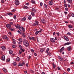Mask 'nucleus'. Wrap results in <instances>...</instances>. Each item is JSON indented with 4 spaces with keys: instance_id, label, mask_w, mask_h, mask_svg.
Here are the masks:
<instances>
[{
    "instance_id": "nucleus-1",
    "label": "nucleus",
    "mask_w": 74,
    "mask_h": 74,
    "mask_svg": "<svg viewBox=\"0 0 74 74\" xmlns=\"http://www.w3.org/2000/svg\"><path fill=\"white\" fill-rule=\"evenodd\" d=\"M23 44L26 47L29 46V42L26 40H24L23 41Z\"/></svg>"
},
{
    "instance_id": "nucleus-2",
    "label": "nucleus",
    "mask_w": 74,
    "mask_h": 74,
    "mask_svg": "<svg viewBox=\"0 0 74 74\" xmlns=\"http://www.w3.org/2000/svg\"><path fill=\"white\" fill-rule=\"evenodd\" d=\"M35 23H34L32 24L33 26H37L38 25L39 23V22H38V21L37 20H35L34 21Z\"/></svg>"
},
{
    "instance_id": "nucleus-3",
    "label": "nucleus",
    "mask_w": 74,
    "mask_h": 74,
    "mask_svg": "<svg viewBox=\"0 0 74 74\" xmlns=\"http://www.w3.org/2000/svg\"><path fill=\"white\" fill-rule=\"evenodd\" d=\"M18 29L20 31H23V32H25V29L22 27H20L18 28Z\"/></svg>"
},
{
    "instance_id": "nucleus-4",
    "label": "nucleus",
    "mask_w": 74,
    "mask_h": 74,
    "mask_svg": "<svg viewBox=\"0 0 74 74\" xmlns=\"http://www.w3.org/2000/svg\"><path fill=\"white\" fill-rule=\"evenodd\" d=\"M25 62H22V63H21V62H20L18 64V66H23V65H25Z\"/></svg>"
},
{
    "instance_id": "nucleus-5",
    "label": "nucleus",
    "mask_w": 74,
    "mask_h": 74,
    "mask_svg": "<svg viewBox=\"0 0 74 74\" xmlns=\"http://www.w3.org/2000/svg\"><path fill=\"white\" fill-rule=\"evenodd\" d=\"M15 4L16 5H19V1L18 0H16L14 1Z\"/></svg>"
},
{
    "instance_id": "nucleus-6",
    "label": "nucleus",
    "mask_w": 74,
    "mask_h": 74,
    "mask_svg": "<svg viewBox=\"0 0 74 74\" xmlns=\"http://www.w3.org/2000/svg\"><path fill=\"white\" fill-rule=\"evenodd\" d=\"M50 40L53 43L55 42V39L54 38H51L50 39Z\"/></svg>"
},
{
    "instance_id": "nucleus-7",
    "label": "nucleus",
    "mask_w": 74,
    "mask_h": 74,
    "mask_svg": "<svg viewBox=\"0 0 74 74\" xmlns=\"http://www.w3.org/2000/svg\"><path fill=\"white\" fill-rule=\"evenodd\" d=\"M6 27L7 28L10 29L11 27V26L10 24H8L6 25Z\"/></svg>"
},
{
    "instance_id": "nucleus-8",
    "label": "nucleus",
    "mask_w": 74,
    "mask_h": 74,
    "mask_svg": "<svg viewBox=\"0 0 74 74\" xmlns=\"http://www.w3.org/2000/svg\"><path fill=\"white\" fill-rule=\"evenodd\" d=\"M1 48H2V49L3 51H5V46H2V47H1Z\"/></svg>"
},
{
    "instance_id": "nucleus-9",
    "label": "nucleus",
    "mask_w": 74,
    "mask_h": 74,
    "mask_svg": "<svg viewBox=\"0 0 74 74\" xmlns=\"http://www.w3.org/2000/svg\"><path fill=\"white\" fill-rule=\"evenodd\" d=\"M1 60H3V61H4V60H5V56H4V55H3L2 56Z\"/></svg>"
},
{
    "instance_id": "nucleus-10",
    "label": "nucleus",
    "mask_w": 74,
    "mask_h": 74,
    "mask_svg": "<svg viewBox=\"0 0 74 74\" xmlns=\"http://www.w3.org/2000/svg\"><path fill=\"white\" fill-rule=\"evenodd\" d=\"M41 22L42 23H45V20L44 19H42L41 20Z\"/></svg>"
},
{
    "instance_id": "nucleus-11",
    "label": "nucleus",
    "mask_w": 74,
    "mask_h": 74,
    "mask_svg": "<svg viewBox=\"0 0 74 74\" xmlns=\"http://www.w3.org/2000/svg\"><path fill=\"white\" fill-rule=\"evenodd\" d=\"M71 44V42H67L66 43H64V45L66 46V45H70Z\"/></svg>"
},
{
    "instance_id": "nucleus-12",
    "label": "nucleus",
    "mask_w": 74,
    "mask_h": 74,
    "mask_svg": "<svg viewBox=\"0 0 74 74\" xmlns=\"http://www.w3.org/2000/svg\"><path fill=\"white\" fill-rule=\"evenodd\" d=\"M68 27L69 28H73L74 26L73 25H68Z\"/></svg>"
},
{
    "instance_id": "nucleus-13",
    "label": "nucleus",
    "mask_w": 74,
    "mask_h": 74,
    "mask_svg": "<svg viewBox=\"0 0 74 74\" xmlns=\"http://www.w3.org/2000/svg\"><path fill=\"white\" fill-rule=\"evenodd\" d=\"M64 37L65 39V40H66L67 41H69V40L68 39V38H67L66 36H64Z\"/></svg>"
},
{
    "instance_id": "nucleus-14",
    "label": "nucleus",
    "mask_w": 74,
    "mask_h": 74,
    "mask_svg": "<svg viewBox=\"0 0 74 74\" xmlns=\"http://www.w3.org/2000/svg\"><path fill=\"white\" fill-rule=\"evenodd\" d=\"M7 36L6 35H4L3 37V39H4V40H5V39H7Z\"/></svg>"
},
{
    "instance_id": "nucleus-15",
    "label": "nucleus",
    "mask_w": 74,
    "mask_h": 74,
    "mask_svg": "<svg viewBox=\"0 0 74 74\" xmlns=\"http://www.w3.org/2000/svg\"><path fill=\"white\" fill-rule=\"evenodd\" d=\"M71 49V46H69L67 48V49L68 51H70Z\"/></svg>"
},
{
    "instance_id": "nucleus-16",
    "label": "nucleus",
    "mask_w": 74,
    "mask_h": 74,
    "mask_svg": "<svg viewBox=\"0 0 74 74\" xmlns=\"http://www.w3.org/2000/svg\"><path fill=\"white\" fill-rule=\"evenodd\" d=\"M64 47H62L61 49H60V52H62L64 51Z\"/></svg>"
},
{
    "instance_id": "nucleus-17",
    "label": "nucleus",
    "mask_w": 74,
    "mask_h": 74,
    "mask_svg": "<svg viewBox=\"0 0 74 74\" xmlns=\"http://www.w3.org/2000/svg\"><path fill=\"white\" fill-rule=\"evenodd\" d=\"M26 18L25 17H24L21 19V21H22V22H24V21H26Z\"/></svg>"
},
{
    "instance_id": "nucleus-18",
    "label": "nucleus",
    "mask_w": 74,
    "mask_h": 74,
    "mask_svg": "<svg viewBox=\"0 0 74 74\" xmlns=\"http://www.w3.org/2000/svg\"><path fill=\"white\" fill-rule=\"evenodd\" d=\"M49 5H52L53 4V2L50 1L49 2Z\"/></svg>"
},
{
    "instance_id": "nucleus-19",
    "label": "nucleus",
    "mask_w": 74,
    "mask_h": 74,
    "mask_svg": "<svg viewBox=\"0 0 74 74\" xmlns=\"http://www.w3.org/2000/svg\"><path fill=\"white\" fill-rule=\"evenodd\" d=\"M68 3H71L73 2V1L72 0H67Z\"/></svg>"
},
{
    "instance_id": "nucleus-20",
    "label": "nucleus",
    "mask_w": 74,
    "mask_h": 74,
    "mask_svg": "<svg viewBox=\"0 0 74 74\" xmlns=\"http://www.w3.org/2000/svg\"><path fill=\"white\" fill-rule=\"evenodd\" d=\"M16 60L17 62H18V61H19V60H20V58L18 57H17L16 59Z\"/></svg>"
},
{
    "instance_id": "nucleus-21",
    "label": "nucleus",
    "mask_w": 74,
    "mask_h": 74,
    "mask_svg": "<svg viewBox=\"0 0 74 74\" xmlns=\"http://www.w3.org/2000/svg\"><path fill=\"white\" fill-rule=\"evenodd\" d=\"M12 64L14 66H16V62H14L12 63Z\"/></svg>"
},
{
    "instance_id": "nucleus-22",
    "label": "nucleus",
    "mask_w": 74,
    "mask_h": 74,
    "mask_svg": "<svg viewBox=\"0 0 74 74\" xmlns=\"http://www.w3.org/2000/svg\"><path fill=\"white\" fill-rule=\"evenodd\" d=\"M32 11H34V13L36 12V9H34V8H32Z\"/></svg>"
},
{
    "instance_id": "nucleus-23",
    "label": "nucleus",
    "mask_w": 74,
    "mask_h": 74,
    "mask_svg": "<svg viewBox=\"0 0 74 74\" xmlns=\"http://www.w3.org/2000/svg\"><path fill=\"white\" fill-rule=\"evenodd\" d=\"M9 51L10 54H12V52H13L12 51H11V50H10Z\"/></svg>"
},
{
    "instance_id": "nucleus-24",
    "label": "nucleus",
    "mask_w": 74,
    "mask_h": 74,
    "mask_svg": "<svg viewBox=\"0 0 74 74\" xmlns=\"http://www.w3.org/2000/svg\"><path fill=\"white\" fill-rule=\"evenodd\" d=\"M31 40H33V41L35 40V37H32L31 38Z\"/></svg>"
},
{
    "instance_id": "nucleus-25",
    "label": "nucleus",
    "mask_w": 74,
    "mask_h": 74,
    "mask_svg": "<svg viewBox=\"0 0 74 74\" xmlns=\"http://www.w3.org/2000/svg\"><path fill=\"white\" fill-rule=\"evenodd\" d=\"M22 36H23V37L24 38H25V37H26V35H25V34H24V33L23 34V35H22Z\"/></svg>"
},
{
    "instance_id": "nucleus-26",
    "label": "nucleus",
    "mask_w": 74,
    "mask_h": 74,
    "mask_svg": "<svg viewBox=\"0 0 74 74\" xmlns=\"http://www.w3.org/2000/svg\"><path fill=\"white\" fill-rule=\"evenodd\" d=\"M52 64L53 66V69H55V67H56V65L54 63H53Z\"/></svg>"
},
{
    "instance_id": "nucleus-27",
    "label": "nucleus",
    "mask_w": 74,
    "mask_h": 74,
    "mask_svg": "<svg viewBox=\"0 0 74 74\" xmlns=\"http://www.w3.org/2000/svg\"><path fill=\"white\" fill-rule=\"evenodd\" d=\"M44 51V49H41L40 50V52H43Z\"/></svg>"
},
{
    "instance_id": "nucleus-28",
    "label": "nucleus",
    "mask_w": 74,
    "mask_h": 74,
    "mask_svg": "<svg viewBox=\"0 0 74 74\" xmlns=\"http://www.w3.org/2000/svg\"><path fill=\"white\" fill-rule=\"evenodd\" d=\"M3 71L5 73H7V70H6V69H3Z\"/></svg>"
},
{
    "instance_id": "nucleus-29",
    "label": "nucleus",
    "mask_w": 74,
    "mask_h": 74,
    "mask_svg": "<svg viewBox=\"0 0 74 74\" xmlns=\"http://www.w3.org/2000/svg\"><path fill=\"white\" fill-rule=\"evenodd\" d=\"M18 40L20 42H22V41H23V40H22V38H20L19 39H18Z\"/></svg>"
},
{
    "instance_id": "nucleus-30",
    "label": "nucleus",
    "mask_w": 74,
    "mask_h": 74,
    "mask_svg": "<svg viewBox=\"0 0 74 74\" xmlns=\"http://www.w3.org/2000/svg\"><path fill=\"white\" fill-rule=\"evenodd\" d=\"M13 44H15V43H16V41H15V39H13Z\"/></svg>"
},
{
    "instance_id": "nucleus-31",
    "label": "nucleus",
    "mask_w": 74,
    "mask_h": 74,
    "mask_svg": "<svg viewBox=\"0 0 74 74\" xmlns=\"http://www.w3.org/2000/svg\"><path fill=\"white\" fill-rule=\"evenodd\" d=\"M60 60L61 62H63V58H62L61 57L60 58Z\"/></svg>"
},
{
    "instance_id": "nucleus-32",
    "label": "nucleus",
    "mask_w": 74,
    "mask_h": 74,
    "mask_svg": "<svg viewBox=\"0 0 74 74\" xmlns=\"http://www.w3.org/2000/svg\"><path fill=\"white\" fill-rule=\"evenodd\" d=\"M32 18V16L31 15L29 16V17L28 18V19L29 20H30Z\"/></svg>"
},
{
    "instance_id": "nucleus-33",
    "label": "nucleus",
    "mask_w": 74,
    "mask_h": 74,
    "mask_svg": "<svg viewBox=\"0 0 74 74\" xmlns=\"http://www.w3.org/2000/svg\"><path fill=\"white\" fill-rule=\"evenodd\" d=\"M4 2H5V1H4V0H1V3H4Z\"/></svg>"
},
{
    "instance_id": "nucleus-34",
    "label": "nucleus",
    "mask_w": 74,
    "mask_h": 74,
    "mask_svg": "<svg viewBox=\"0 0 74 74\" xmlns=\"http://www.w3.org/2000/svg\"><path fill=\"white\" fill-rule=\"evenodd\" d=\"M35 14L34 13V12H31V15H32V16H34Z\"/></svg>"
},
{
    "instance_id": "nucleus-35",
    "label": "nucleus",
    "mask_w": 74,
    "mask_h": 74,
    "mask_svg": "<svg viewBox=\"0 0 74 74\" xmlns=\"http://www.w3.org/2000/svg\"><path fill=\"white\" fill-rule=\"evenodd\" d=\"M23 8L24 9H27V8H28V7L27 6H25L23 7Z\"/></svg>"
},
{
    "instance_id": "nucleus-36",
    "label": "nucleus",
    "mask_w": 74,
    "mask_h": 74,
    "mask_svg": "<svg viewBox=\"0 0 74 74\" xmlns=\"http://www.w3.org/2000/svg\"><path fill=\"white\" fill-rule=\"evenodd\" d=\"M20 49H21L20 50L22 51V52H25V49H22V48H21Z\"/></svg>"
},
{
    "instance_id": "nucleus-37",
    "label": "nucleus",
    "mask_w": 74,
    "mask_h": 74,
    "mask_svg": "<svg viewBox=\"0 0 74 74\" xmlns=\"http://www.w3.org/2000/svg\"><path fill=\"white\" fill-rule=\"evenodd\" d=\"M18 53H19V55H21V54L22 53V51H21V50H19V51Z\"/></svg>"
},
{
    "instance_id": "nucleus-38",
    "label": "nucleus",
    "mask_w": 74,
    "mask_h": 74,
    "mask_svg": "<svg viewBox=\"0 0 74 74\" xmlns=\"http://www.w3.org/2000/svg\"><path fill=\"white\" fill-rule=\"evenodd\" d=\"M49 51V48H47V50L46 51L47 53H48V51Z\"/></svg>"
},
{
    "instance_id": "nucleus-39",
    "label": "nucleus",
    "mask_w": 74,
    "mask_h": 74,
    "mask_svg": "<svg viewBox=\"0 0 74 74\" xmlns=\"http://www.w3.org/2000/svg\"><path fill=\"white\" fill-rule=\"evenodd\" d=\"M9 29H10V30H11V31H14V29L11 28H10Z\"/></svg>"
},
{
    "instance_id": "nucleus-40",
    "label": "nucleus",
    "mask_w": 74,
    "mask_h": 74,
    "mask_svg": "<svg viewBox=\"0 0 74 74\" xmlns=\"http://www.w3.org/2000/svg\"><path fill=\"white\" fill-rule=\"evenodd\" d=\"M8 15H13V14L11 13H8Z\"/></svg>"
},
{
    "instance_id": "nucleus-41",
    "label": "nucleus",
    "mask_w": 74,
    "mask_h": 74,
    "mask_svg": "<svg viewBox=\"0 0 74 74\" xmlns=\"http://www.w3.org/2000/svg\"><path fill=\"white\" fill-rule=\"evenodd\" d=\"M48 55H49V56H51V53L50 52H49L47 53Z\"/></svg>"
},
{
    "instance_id": "nucleus-42",
    "label": "nucleus",
    "mask_w": 74,
    "mask_h": 74,
    "mask_svg": "<svg viewBox=\"0 0 74 74\" xmlns=\"http://www.w3.org/2000/svg\"><path fill=\"white\" fill-rule=\"evenodd\" d=\"M39 33V31H38L36 32L35 33V34L36 35H37V34H38Z\"/></svg>"
},
{
    "instance_id": "nucleus-43",
    "label": "nucleus",
    "mask_w": 74,
    "mask_h": 74,
    "mask_svg": "<svg viewBox=\"0 0 74 74\" xmlns=\"http://www.w3.org/2000/svg\"><path fill=\"white\" fill-rule=\"evenodd\" d=\"M20 27V26L18 24L17 25V29H18V28L19 29V28Z\"/></svg>"
},
{
    "instance_id": "nucleus-44",
    "label": "nucleus",
    "mask_w": 74,
    "mask_h": 74,
    "mask_svg": "<svg viewBox=\"0 0 74 74\" xmlns=\"http://www.w3.org/2000/svg\"><path fill=\"white\" fill-rule=\"evenodd\" d=\"M71 16H72V17H74V14L73 13H71Z\"/></svg>"
},
{
    "instance_id": "nucleus-45",
    "label": "nucleus",
    "mask_w": 74,
    "mask_h": 74,
    "mask_svg": "<svg viewBox=\"0 0 74 74\" xmlns=\"http://www.w3.org/2000/svg\"><path fill=\"white\" fill-rule=\"evenodd\" d=\"M16 11V9H14L12 10V12H15Z\"/></svg>"
},
{
    "instance_id": "nucleus-46",
    "label": "nucleus",
    "mask_w": 74,
    "mask_h": 74,
    "mask_svg": "<svg viewBox=\"0 0 74 74\" xmlns=\"http://www.w3.org/2000/svg\"><path fill=\"white\" fill-rule=\"evenodd\" d=\"M31 2L33 4H35V1H32Z\"/></svg>"
},
{
    "instance_id": "nucleus-47",
    "label": "nucleus",
    "mask_w": 74,
    "mask_h": 74,
    "mask_svg": "<svg viewBox=\"0 0 74 74\" xmlns=\"http://www.w3.org/2000/svg\"><path fill=\"white\" fill-rule=\"evenodd\" d=\"M8 34L10 35V36H12V34L11 32H9L8 33Z\"/></svg>"
},
{
    "instance_id": "nucleus-48",
    "label": "nucleus",
    "mask_w": 74,
    "mask_h": 74,
    "mask_svg": "<svg viewBox=\"0 0 74 74\" xmlns=\"http://www.w3.org/2000/svg\"><path fill=\"white\" fill-rule=\"evenodd\" d=\"M70 15H71V14H69L68 15V18H70Z\"/></svg>"
},
{
    "instance_id": "nucleus-49",
    "label": "nucleus",
    "mask_w": 74,
    "mask_h": 74,
    "mask_svg": "<svg viewBox=\"0 0 74 74\" xmlns=\"http://www.w3.org/2000/svg\"><path fill=\"white\" fill-rule=\"evenodd\" d=\"M65 11H68L69 10V9H68V8H66L65 9Z\"/></svg>"
},
{
    "instance_id": "nucleus-50",
    "label": "nucleus",
    "mask_w": 74,
    "mask_h": 74,
    "mask_svg": "<svg viewBox=\"0 0 74 74\" xmlns=\"http://www.w3.org/2000/svg\"><path fill=\"white\" fill-rule=\"evenodd\" d=\"M64 5L66 7H67V4H66V3H65V4H64Z\"/></svg>"
},
{
    "instance_id": "nucleus-51",
    "label": "nucleus",
    "mask_w": 74,
    "mask_h": 74,
    "mask_svg": "<svg viewBox=\"0 0 74 74\" xmlns=\"http://www.w3.org/2000/svg\"><path fill=\"white\" fill-rule=\"evenodd\" d=\"M70 23H72V24H74V22H73V21H70Z\"/></svg>"
},
{
    "instance_id": "nucleus-52",
    "label": "nucleus",
    "mask_w": 74,
    "mask_h": 74,
    "mask_svg": "<svg viewBox=\"0 0 74 74\" xmlns=\"http://www.w3.org/2000/svg\"><path fill=\"white\" fill-rule=\"evenodd\" d=\"M31 51L32 52H34V50L33 49H31Z\"/></svg>"
},
{
    "instance_id": "nucleus-53",
    "label": "nucleus",
    "mask_w": 74,
    "mask_h": 74,
    "mask_svg": "<svg viewBox=\"0 0 74 74\" xmlns=\"http://www.w3.org/2000/svg\"><path fill=\"white\" fill-rule=\"evenodd\" d=\"M13 18L14 19H16V15H15L13 17Z\"/></svg>"
},
{
    "instance_id": "nucleus-54",
    "label": "nucleus",
    "mask_w": 74,
    "mask_h": 74,
    "mask_svg": "<svg viewBox=\"0 0 74 74\" xmlns=\"http://www.w3.org/2000/svg\"><path fill=\"white\" fill-rule=\"evenodd\" d=\"M10 25H13V22H10Z\"/></svg>"
},
{
    "instance_id": "nucleus-55",
    "label": "nucleus",
    "mask_w": 74,
    "mask_h": 74,
    "mask_svg": "<svg viewBox=\"0 0 74 74\" xmlns=\"http://www.w3.org/2000/svg\"><path fill=\"white\" fill-rule=\"evenodd\" d=\"M17 32H18V33H20V34H21V31H19V30L17 31Z\"/></svg>"
},
{
    "instance_id": "nucleus-56",
    "label": "nucleus",
    "mask_w": 74,
    "mask_h": 74,
    "mask_svg": "<svg viewBox=\"0 0 74 74\" xmlns=\"http://www.w3.org/2000/svg\"><path fill=\"white\" fill-rule=\"evenodd\" d=\"M40 6H42V2H41L40 3Z\"/></svg>"
},
{
    "instance_id": "nucleus-57",
    "label": "nucleus",
    "mask_w": 74,
    "mask_h": 74,
    "mask_svg": "<svg viewBox=\"0 0 74 74\" xmlns=\"http://www.w3.org/2000/svg\"><path fill=\"white\" fill-rule=\"evenodd\" d=\"M10 59H8L7 60V62H10Z\"/></svg>"
},
{
    "instance_id": "nucleus-58",
    "label": "nucleus",
    "mask_w": 74,
    "mask_h": 74,
    "mask_svg": "<svg viewBox=\"0 0 74 74\" xmlns=\"http://www.w3.org/2000/svg\"><path fill=\"white\" fill-rule=\"evenodd\" d=\"M57 69H58V70H61V69L59 67H58L57 68Z\"/></svg>"
},
{
    "instance_id": "nucleus-59",
    "label": "nucleus",
    "mask_w": 74,
    "mask_h": 74,
    "mask_svg": "<svg viewBox=\"0 0 74 74\" xmlns=\"http://www.w3.org/2000/svg\"><path fill=\"white\" fill-rule=\"evenodd\" d=\"M67 70L68 71H70V68H68L67 69Z\"/></svg>"
},
{
    "instance_id": "nucleus-60",
    "label": "nucleus",
    "mask_w": 74,
    "mask_h": 74,
    "mask_svg": "<svg viewBox=\"0 0 74 74\" xmlns=\"http://www.w3.org/2000/svg\"><path fill=\"white\" fill-rule=\"evenodd\" d=\"M30 58H31V56H29L28 57V59L30 60Z\"/></svg>"
},
{
    "instance_id": "nucleus-61",
    "label": "nucleus",
    "mask_w": 74,
    "mask_h": 74,
    "mask_svg": "<svg viewBox=\"0 0 74 74\" xmlns=\"http://www.w3.org/2000/svg\"><path fill=\"white\" fill-rule=\"evenodd\" d=\"M42 29H40L39 31V33H41V32H42Z\"/></svg>"
},
{
    "instance_id": "nucleus-62",
    "label": "nucleus",
    "mask_w": 74,
    "mask_h": 74,
    "mask_svg": "<svg viewBox=\"0 0 74 74\" xmlns=\"http://www.w3.org/2000/svg\"><path fill=\"white\" fill-rule=\"evenodd\" d=\"M44 5L45 7H46V8L47 7V5L45 3L44 4Z\"/></svg>"
},
{
    "instance_id": "nucleus-63",
    "label": "nucleus",
    "mask_w": 74,
    "mask_h": 74,
    "mask_svg": "<svg viewBox=\"0 0 74 74\" xmlns=\"http://www.w3.org/2000/svg\"><path fill=\"white\" fill-rule=\"evenodd\" d=\"M29 40H32V38H31V37H29Z\"/></svg>"
},
{
    "instance_id": "nucleus-64",
    "label": "nucleus",
    "mask_w": 74,
    "mask_h": 74,
    "mask_svg": "<svg viewBox=\"0 0 74 74\" xmlns=\"http://www.w3.org/2000/svg\"><path fill=\"white\" fill-rule=\"evenodd\" d=\"M74 64V62H71V64Z\"/></svg>"
}]
</instances>
